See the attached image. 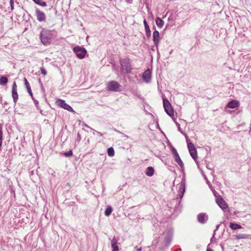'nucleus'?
Here are the masks:
<instances>
[{"instance_id": "1", "label": "nucleus", "mask_w": 251, "mask_h": 251, "mask_svg": "<svg viewBox=\"0 0 251 251\" xmlns=\"http://www.w3.org/2000/svg\"><path fill=\"white\" fill-rule=\"evenodd\" d=\"M52 38L51 31L45 28H43L40 34V39L41 42L44 45L50 44Z\"/></svg>"}, {"instance_id": "2", "label": "nucleus", "mask_w": 251, "mask_h": 251, "mask_svg": "<svg viewBox=\"0 0 251 251\" xmlns=\"http://www.w3.org/2000/svg\"><path fill=\"white\" fill-rule=\"evenodd\" d=\"M122 68L126 73L129 74L131 72L132 67L130 64V60L128 58H126L120 60Z\"/></svg>"}, {"instance_id": "3", "label": "nucleus", "mask_w": 251, "mask_h": 251, "mask_svg": "<svg viewBox=\"0 0 251 251\" xmlns=\"http://www.w3.org/2000/svg\"><path fill=\"white\" fill-rule=\"evenodd\" d=\"M163 106L166 113L170 117H173L174 115V109L168 100L166 99H163Z\"/></svg>"}, {"instance_id": "4", "label": "nucleus", "mask_w": 251, "mask_h": 251, "mask_svg": "<svg viewBox=\"0 0 251 251\" xmlns=\"http://www.w3.org/2000/svg\"><path fill=\"white\" fill-rule=\"evenodd\" d=\"M73 50L75 53L76 56L79 59H82L84 58L85 55L87 53L86 49L82 47H75L73 48Z\"/></svg>"}, {"instance_id": "5", "label": "nucleus", "mask_w": 251, "mask_h": 251, "mask_svg": "<svg viewBox=\"0 0 251 251\" xmlns=\"http://www.w3.org/2000/svg\"><path fill=\"white\" fill-rule=\"evenodd\" d=\"M120 84L117 81H110L107 84V90L110 91L118 92L120 91Z\"/></svg>"}, {"instance_id": "6", "label": "nucleus", "mask_w": 251, "mask_h": 251, "mask_svg": "<svg viewBox=\"0 0 251 251\" xmlns=\"http://www.w3.org/2000/svg\"><path fill=\"white\" fill-rule=\"evenodd\" d=\"M187 142V147L190 154L194 160H196L198 158L197 151L194 144L191 142H189L186 139Z\"/></svg>"}, {"instance_id": "7", "label": "nucleus", "mask_w": 251, "mask_h": 251, "mask_svg": "<svg viewBox=\"0 0 251 251\" xmlns=\"http://www.w3.org/2000/svg\"><path fill=\"white\" fill-rule=\"evenodd\" d=\"M56 103L59 107L64 108V109L67 110L70 112H74V110L72 107L66 103L64 100L61 99H58L56 101Z\"/></svg>"}, {"instance_id": "8", "label": "nucleus", "mask_w": 251, "mask_h": 251, "mask_svg": "<svg viewBox=\"0 0 251 251\" xmlns=\"http://www.w3.org/2000/svg\"><path fill=\"white\" fill-rule=\"evenodd\" d=\"M35 13L38 21L40 22L46 21V15L43 12L40 11L38 9H37Z\"/></svg>"}, {"instance_id": "9", "label": "nucleus", "mask_w": 251, "mask_h": 251, "mask_svg": "<svg viewBox=\"0 0 251 251\" xmlns=\"http://www.w3.org/2000/svg\"><path fill=\"white\" fill-rule=\"evenodd\" d=\"M216 201L219 206L222 209H225L228 207L227 204L222 198L220 197L216 198Z\"/></svg>"}, {"instance_id": "10", "label": "nucleus", "mask_w": 251, "mask_h": 251, "mask_svg": "<svg viewBox=\"0 0 251 251\" xmlns=\"http://www.w3.org/2000/svg\"><path fill=\"white\" fill-rule=\"evenodd\" d=\"M142 78L144 81L147 83L150 81L151 78V71L148 69L142 75Z\"/></svg>"}, {"instance_id": "11", "label": "nucleus", "mask_w": 251, "mask_h": 251, "mask_svg": "<svg viewBox=\"0 0 251 251\" xmlns=\"http://www.w3.org/2000/svg\"><path fill=\"white\" fill-rule=\"evenodd\" d=\"M208 220V216L205 213H201L198 215V221L201 224H204Z\"/></svg>"}, {"instance_id": "12", "label": "nucleus", "mask_w": 251, "mask_h": 251, "mask_svg": "<svg viewBox=\"0 0 251 251\" xmlns=\"http://www.w3.org/2000/svg\"><path fill=\"white\" fill-rule=\"evenodd\" d=\"M159 37L160 35L159 32L157 30H155L153 33V42L156 46L158 45Z\"/></svg>"}, {"instance_id": "13", "label": "nucleus", "mask_w": 251, "mask_h": 251, "mask_svg": "<svg viewBox=\"0 0 251 251\" xmlns=\"http://www.w3.org/2000/svg\"><path fill=\"white\" fill-rule=\"evenodd\" d=\"M239 106V102L236 100H232L228 102L226 107L230 108H235Z\"/></svg>"}, {"instance_id": "14", "label": "nucleus", "mask_w": 251, "mask_h": 251, "mask_svg": "<svg viewBox=\"0 0 251 251\" xmlns=\"http://www.w3.org/2000/svg\"><path fill=\"white\" fill-rule=\"evenodd\" d=\"M143 23H144V25L145 26L146 36L148 38H150L151 36V31L150 29V27H149V25H148V23L146 20H144Z\"/></svg>"}, {"instance_id": "15", "label": "nucleus", "mask_w": 251, "mask_h": 251, "mask_svg": "<svg viewBox=\"0 0 251 251\" xmlns=\"http://www.w3.org/2000/svg\"><path fill=\"white\" fill-rule=\"evenodd\" d=\"M24 81L28 93H29V95L31 97L32 99H33V94L29 82H28L27 79L25 77L24 78Z\"/></svg>"}, {"instance_id": "16", "label": "nucleus", "mask_w": 251, "mask_h": 251, "mask_svg": "<svg viewBox=\"0 0 251 251\" xmlns=\"http://www.w3.org/2000/svg\"><path fill=\"white\" fill-rule=\"evenodd\" d=\"M154 172V170L153 167H148L147 168L146 172L145 173L146 175L148 176H151L153 175Z\"/></svg>"}, {"instance_id": "17", "label": "nucleus", "mask_w": 251, "mask_h": 251, "mask_svg": "<svg viewBox=\"0 0 251 251\" xmlns=\"http://www.w3.org/2000/svg\"><path fill=\"white\" fill-rule=\"evenodd\" d=\"M185 191V185L184 181H181L179 184L178 192L184 195Z\"/></svg>"}, {"instance_id": "18", "label": "nucleus", "mask_w": 251, "mask_h": 251, "mask_svg": "<svg viewBox=\"0 0 251 251\" xmlns=\"http://www.w3.org/2000/svg\"><path fill=\"white\" fill-rule=\"evenodd\" d=\"M8 82V78L5 76H1L0 77V85L5 86Z\"/></svg>"}, {"instance_id": "19", "label": "nucleus", "mask_w": 251, "mask_h": 251, "mask_svg": "<svg viewBox=\"0 0 251 251\" xmlns=\"http://www.w3.org/2000/svg\"><path fill=\"white\" fill-rule=\"evenodd\" d=\"M155 22L157 26L159 28L162 27L164 25V21L160 18L157 17L155 20Z\"/></svg>"}, {"instance_id": "20", "label": "nucleus", "mask_w": 251, "mask_h": 251, "mask_svg": "<svg viewBox=\"0 0 251 251\" xmlns=\"http://www.w3.org/2000/svg\"><path fill=\"white\" fill-rule=\"evenodd\" d=\"M229 227L233 230H236L238 229H240L242 228V226L236 223H230L229 225Z\"/></svg>"}, {"instance_id": "21", "label": "nucleus", "mask_w": 251, "mask_h": 251, "mask_svg": "<svg viewBox=\"0 0 251 251\" xmlns=\"http://www.w3.org/2000/svg\"><path fill=\"white\" fill-rule=\"evenodd\" d=\"M12 96L13 99V101L15 103H16L18 99L17 91H12Z\"/></svg>"}, {"instance_id": "22", "label": "nucleus", "mask_w": 251, "mask_h": 251, "mask_svg": "<svg viewBox=\"0 0 251 251\" xmlns=\"http://www.w3.org/2000/svg\"><path fill=\"white\" fill-rule=\"evenodd\" d=\"M112 208L110 206H108L106 207L104 211V214L106 216H109L112 213Z\"/></svg>"}, {"instance_id": "23", "label": "nucleus", "mask_w": 251, "mask_h": 251, "mask_svg": "<svg viewBox=\"0 0 251 251\" xmlns=\"http://www.w3.org/2000/svg\"><path fill=\"white\" fill-rule=\"evenodd\" d=\"M175 161L178 163L179 166L181 167V168H183L184 167V164L182 160H181L179 156L175 158Z\"/></svg>"}, {"instance_id": "24", "label": "nucleus", "mask_w": 251, "mask_h": 251, "mask_svg": "<svg viewBox=\"0 0 251 251\" xmlns=\"http://www.w3.org/2000/svg\"><path fill=\"white\" fill-rule=\"evenodd\" d=\"M107 154L110 157H112L114 155V150L112 147H110L108 149Z\"/></svg>"}, {"instance_id": "25", "label": "nucleus", "mask_w": 251, "mask_h": 251, "mask_svg": "<svg viewBox=\"0 0 251 251\" xmlns=\"http://www.w3.org/2000/svg\"><path fill=\"white\" fill-rule=\"evenodd\" d=\"M64 155L66 157H70L73 155V151L72 150H70L68 151L64 152Z\"/></svg>"}, {"instance_id": "26", "label": "nucleus", "mask_w": 251, "mask_h": 251, "mask_svg": "<svg viewBox=\"0 0 251 251\" xmlns=\"http://www.w3.org/2000/svg\"><path fill=\"white\" fill-rule=\"evenodd\" d=\"M236 237L237 239H244L247 237V235L245 234H238L236 235Z\"/></svg>"}, {"instance_id": "27", "label": "nucleus", "mask_w": 251, "mask_h": 251, "mask_svg": "<svg viewBox=\"0 0 251 251\" xmlns=\"http://www.w3.org/2000/svg\"><path fill=\"white\" fill-rule=\"evenodd\" d=\"M112 251H118L119 247L117 245H112Z\"/></svg>"}, {"instance_id": "28", "label": "nucleus", "mask_w": 251, "mask_h": 251, "mask_svg": "<svg viewBox=\"0 0 251 251\" xmlns=\"http://www.w3.org/2000/svg\"><path fill=\"white\" fill-rule=\"evenodd\" d=\"M40 70L41 74H43L44 76L47 75V71L45 68H41Z\"/></svg>"}, {"instance_id": "29", "label": "nucleus", "mask_w": 251, "mask_h": 251, "mask_svg": "<svg viewBox=\"0 0 251 251\" xmlns=\"http://www.w3.org/2000/svg\"><path fill=\"white\" fill-rule=\"evenodd\" d=\"M2 132L1 129H0V147H1L2 145Z\"/></svg>"}, {"instance_id": "30", "label": "nucleus", "mask_w": 251, "mask_h": 251, "mask_svg": "<svg viewBox=\"0 0 251 251\" xmlns=\"http://www.w3.org/2000/svg\"><path fill=\"white\" fill-rule=\"evenodd\" d=\"M12 91H17V85L15 82H14L12 88Z\"/></svg>"}, {"instance_id": "31", "label": "nucleus", "mask_w": 251, "mask_h": 251, "mask_svg": "<svg viewBox=\"0 0 251 251\" xmlns=\"http://www.w3.org/2000/svg\"><path fill=\"white\" fill-rule=\"evenodd\" d=\"M117 244V241L115 238H113L111 242V245H114Z\"/></svg>"}, {"instance_id": "32", "label": "nucleus", "mask_w": 251, "mask_h": 251, "mask_svg": "<svg viewBox=\"0 0 251 251\" xmlns=\"http://www.w3.org/2000/svg\"><path fill=\"white\" fill-rule=\"evenodd\" d=\"M38 5L42 6H46L47 5V3L45 1H40V3H39Z\"/></svg>"}, {"instance_id": "33", "label": "nucleus", "mask_w": 251, "mask_h": 251, "mask_svg": "<svg viewBox=\"0 0 251 251\" xmlns=\"http://www.w3.org/2000/svg\"><path fill=\"white\" fill-rule=\"evenodd\" d=\"M165 240L167 243H169L171 242V238L169 236H166L165 237Z\"/></svg>"}, {"instance_id": "34", "label": "nucleus", "mask_w": 251, "mask_h": 251, "mask_svg": "<svg viewBox=\"0 0 251 251\" xmlns=\"http://www.w3.org/2000/svg\"><path fill=\"white\" fill-rule=\"evenodd\" d=\"M10 4L11 10H13L14 9V0H10Z\"/></svg>"}, {"instance_id": "35", "label": "nucleus", "mask_w": 251, "mask_h": 251, "mask_svg": "<svg viewBox=\"0 0 251 251\" xmlns=\"http://www.w3.org/2000/svg\"><path fill=\"white\" fill-rule=\"evenodd\" d=\"M183 196V195H182V194H181L180 193H178V194L177 195V196H176V199H181L182 198Z\"/></svg>"}, {"instance_id": "36", "label": "nucleus", "mask_w": 251, "mask_h": 251, "mask_svg": "<svg viewBox=\"0 0 251 251\" xmlns=\"http://www.w3.org/2000/svg\"><path fill=\"white\" fill-rule=\"evenodd\" d=\"M76 140L77 141H79L81 140V135L79 132L77 134V138Z\"/></svg>"}, {"instance_id": "37", "label": "nucleus", "mask_w": 251, "mask_h": 251, "mask_svg": "<svg viewBox=\"0 0 251 251\" xmlns=\"http://www.w3.org/2000/svg\"><path fill=\"white\" fill-rule=\"evenodd\" d=\"M173 154L175 158L177 157H178V156H179V154H178L177 151H176L175 153H174Z\"/></svg>"}, {"instance_id": "38", "label": "nucleus", "mask_w": 251, "mask_h": 251, "mask_svg": "<svg viewBox=\"0 0 251 251\" xmlns=\"http://www.w3.org/2000/svg\"><path fill=\"white\" fill-rule=\"evenodd\" d=\"M173 154L175 158L177 157H178V156H179V154H178L177 151H176L175 153H174Z\"/></svg>"}, {"instance_id": "39", "label": "nucleus", "mask_w": 251, "mask_h": 251, "mask_svg": "<svg viewBox=\"0 0 251 251\" xmlns=\"http://www.w3.org/2000/svg\"><path fill=\"white\" fill-rule=\"evenodd\" d=\"M135 249L136 250V251H142V247H138L137 246H136L135 247Z\"/></svg>"}, {"instance_id": "40", "label": "nucleus", "mask_w": 251, "mask_h": 251, "mask_svg": "<svg viewBox=\"0 0 251 251\" xmlns=\"http://www.w3.org/2000/svg\"><path fill=\"white\" fill-rule=\"evenodd\" d=\"M176 151H177L176 150L174 147L172 148V152L173 154L174 153L176 152Z\"/></svg>"}, {"instance_id": "41", "label": "nucleus", "mask_w": 251, "mask_h": 251, "mask_svg": "<svg viewBox=\"0 0 251 251\" xmlns=\"http://www.w3.org/2000/svg\"><path fill=\"white\" fill-rule=\"evenodd\" d=\"M35 3L38 4L40 2V0H32Z\"/></svg>"}, {"instance_id": "42", "label": "nucleus", "mask_w": 251, "mask_h": 251, "mask_svg": "<svg viewBox=\"0 0 251 251\" xmlns=\"http://www.w3.org/2000/svg\"><path fill=\"white\" fill-rule=\"evenodd\" d=\"M125 1L128 3H131L133 2V0H125Z\"/></svg>"}, {"instance_id": "43", "label": "nucleus", "mask_w": 251, "mask_h": 251, "mask_svg": "<svg viewBox=\"0 0 251 251\" xmlns=\"http://www.w3.org/2000/svg\"><path fill=\"white\" fill-rule=\"evenodd\" d=\"M32 99L34 100L35 104L36 105V106H37V105L38 104V101L36 100H34L33 98Z\"/></svg>"}, {"instance_id": "44", "label": "nucleus", "mask_w": 251, "mask_h": 251, "mask_svg": "<svg viewBox=\"0 0 251 251\" xmlns=\"http://www.w3.org/2000/svg\"><path fill=\"white\" fill-rule=\"evenodd\" d=\"M86 126L87 127V128H90L91 130H93L94 131V132H96V131L93 128L90 127V126H88L87 125H86Z\"/></svg>"}, {"instance_id": "45", "label": "nucleus", "mask_w": 251, "mask_h": 251, "mask_svg": "<svg viewBox=\"0 0 251 251\" xmlns=\"http://www.w3.org/2000/svg\"><path fill=\"white\" fill-rule=\"evenodd\" d=\"M86 126L87 127V128H90L91 130H93L94 131V132H96V131L93 128L90 127V126H88L87 125H86Z\"/></svg>"}, {"instance_id": "46", "label": "nucleus", "mask_w": 251, "mask_h": 251, "mask_svg": "<svg viewBox=\"0 0 251 251\" xmlns=\"http://www.w3.org/2000/svg\"><path fill=\"white\" fill-rule=\"evenodd\" d=\"M96 132L98 135H100V136H102L103 135V134H102V133H100V132H99V131H96Z\"/></svg>"}, {"instance_id": "47", "label": "nucleus", "mask_w": 251, "mask_h": 251, "mask_svg": "<svg viewBox=\"0 0 251 251\" xmlns=\"http://www.w3.org/2000/svg\"><path fill=\"white\" fill-rule=\"evenodd\" d=\"M66 186H68L69 188H71V183L69 182L67 183Z\"/></svg>"}, {"instance_id": "48", "label": "nucleus", "mask_w": 251, "mask_h": 251, "mask_svg": "<svg viewBox=\"0 0 251 251\" xmlns=\"http://www.w3.org/2000/svg\"><path fill=\"white\" fill-rule=\"evenodd\" d=\"M206 251H213L212 249H207Z\"/></svg>"}, {"instance_id": "49", "label": "nucleus", "mask_w": 251, "mask_h": 251, "mask_svg": "<svg viewBox=\"0 0 251 251\" xmlns=\"http://www.w3.org/2000/svg\"><path fill=\"white\" fill-rule=\"evenodd\" d=\"M115 131L117 132V133H121V132L119 131H118L117 130H115Z\"/></svg>"}, {"instance_id": "50", "label": "nucleus", "mask_w": 251, "mask_h": 251, "mask_svg": "<svg viewBox=\"0 0 251 251\" xmlns=\"http://www.w3.org/2000/svg\"><path fill=\"white\" fill-rule=\"evenodd\" d=\"M216 192L215 191H214V195H215V197H216Z\"/></svg>"}, {"instance_id": "51", "label": "nucleus", "mask_w": 251, "mask_h": 251, "mask_svg": "<svg viewBox=\"0 0 251 251\" xmlns=\"http://www.w3.org/2000/svg\"><path fill=\"white\" fill-rule=\"evenodd\" d=\"M214 237V235L212 236V238H211V241H212V239Z\"/></svg>"}, {"instance_id": "52", "label": "nucleus", "mask_w": 251, "mask_h": 251, "mask_svg": "<svg viewBox=\"0 0 251 251\" xmlns=\"http://www.w3.org/2000/svg\"><path fill=\"white\" fill-rule=\"evenodd\" d=\"M218 228H219V226H217V227H216L217 229H218Z\"/></svg>"}, {"instance_id": "53", "label": "nucleus", "mask_w": 251, "mask_h": 251, "mask_svg": "<svg viewBox=\"0 0 251 251\" xmlns=\"http://www.w3.org/2000/svg\"><path fill=\"white\" fill-rule=\"evenodd\" d=\"M95 132H94H94H93V134H95Z\"/></svg>"}]
</instances>
